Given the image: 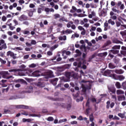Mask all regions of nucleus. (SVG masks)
<instances>
[{"label":"nucleus","mask_w":126,"mask_h":126,"mask_svg":"<svg viewBox=\"0 0 126 126\" xmlns=\"http://www.w3.org/2000/svg\"><path fill=\"white\" fill-rule=\"evenodd\" d=\"M71 77H73V78L75 79H78V74L76 73H73L71 74Z\"/></svg>","instance_id":"obj_25"},{"label":"nucleus","mask_w":126,"mask_h":126,"mask_svg":"<svg viewBox=\"0 0 126 126\" xmlns=\"http://www.w3.org/2000/svg\"><path fill=\"white\" fill-rule=\"evenodd\" d=\"M28 17L25 14L21 15L18 18L19 21H25L26 20H28Z\"/></svg>","instance_id":"obj_8"},{"label":"nucleus","mask_w":126,"mask_h":126,"mask_svg":"<svg viewBox=\"0 0 126 126\" xmlns=\"http://www.w3.org/2000/svg\"><path fill=\"white\" fill-rule=\"evenodd\" d=\"M40 71L39 70H36L34 71L32 73V76H34L35 77H39V76H40Z\"/></svg>","instance_id":"obj_10"},{"label":"nucleus","mask_w":126,"mask_h":126,"mask_svg":"<svg viewBox=\"0 0 126 126\" xmlns=\"http://www.w3.org/2000/svg\"><path fill=\"white\" fill-rule=\"evenodd\" d=\"M38 81H47L48 80H47V78L45 77H43L42 78H40L38 79Z\"/></svg>","instance_id":"obj_45"},{"label":"nucleus","mask_w":126,"mask_h":126,"mask_svg":"<svg viewBox=\"0 0 126 126\" xmlns=\"http://www.w3.org/2000/svg\"><path fill=\"white\" fill-rule=\"evenodd\" d=\"M107 11L105 9L103 8L98 13L99 17H105L107 16Z\"/></svg>","instance_id":"obj_5"},{"label":"nucleus","mask_w":126,"mask_h":126,"mask_svg":"<svg viewBox=\"0 0 126 126\" xmlns=\"http://www.w3.org/2000/svg\"><path fill=\"white\" fill-rule=\"evenodd\" d=\"M118 20L120 22L116 21V22L117 27H119L121 26V22L123 24H124V23L123 22V21L121 20V19H120L119 18H118Z\"/></svg>","instance_id":"obj_27"},{"label":"nucleus","mask_w":126,"mask_h":126,"mask_svg":"<svg viewBox=\"0 0 126 126\" xmlns=\"http://www.w3.org/2000/svg\"><path fill=\"white\" fill-rule=\"evenodd\" d=\"M73 65L74 66H77L78 68H80L81 67V65H82V62H78H78H73Z\"/></svg>","instance_id":"obj_14"},{"label":"nucleus","mask_w":126,"mask_h":126,"mask_svg":"<svg viewBox=\"0 0 126 126\" xmlns=\"http://www.w3.org/2000/svg\"><path fill=\"white\" fill-rule=\"evenodd\" d=\"M75 52H76V53L77 54H78L77 55V56H79V55H81V52H80V51L79 50L77 49V50H75Z\"/></svg>","instance_id":"obj_57"},{"label":"nucleus","mask_w":126,"mask_h":126,"mask_svg":"<svg viewBox=\"0 0 126 126\" xmlns=\"http://www.w3.org/2000/svg\"><path fill=\"white\" fill-rule=\"evenodd\" d=\"M108 92L110 93V94L116 93V88L114 86L108 87Z\"/></svg>","instance_id":"obj_9"},{"label":"nucleus","mask_w":126,"mask_h":126,"mask_svg":"<svg viewBox=\"0 0 126 126\" xmlns=\"http://www.w3.org/2000/svg\"><path fill=\"white\" fill-rule=\"evenodd\" d=\"M42 75L45 76L46 79L48 80L49 78H52L54 77V74L52 70H49L42 73Z\"/></svg>","instance_id":"obj_1"},{"label":"nucleus","mask_w":126,"mask_h":126,"mask_svg":"<svg viewBox=\"0 0 126 126\" xmlns=\"http://www.w3.org/2000/svg\"><path fill=\"white\" fill-rule=\"evenodd\" d=\"M117 75H116L115 74H111L110 75H109V77H113L115 80H117Z\"/></svg>","instance_id":"obj_32"},{"label":"nucleus","mask_w":126,"mask_h":126,"mask_svg":"<svg viewBox=\"0 0 126 126\" xmlns=\"http://www.w3.org/2000/svg\"><path fill=\"white\" fill-rule=\"evenodd\" d=\"M71 108V104H68L67 106L66 107V109L67 110H70Z\"/></svg>","instance_id":"obj_52"},{"label":"nucleus","mask_w":126,"mask_h":126,"mask_svg":"<svg viewBox=\"0 0 126 126\" xmlns=\"http://www.w3.org/2000/svg\"><path fill=\"white\" fill-rule=\"evenodd\" d=\"M110 101L108 100L106 102V108L109 109L110 108Z\"/></svg>","instance_id":"obj_46"},{"label":"nucleus","mask_w":126,"mask_h":126,"mask_svg":"<svg viewBox=\"0 0 126 126\" xmlns=\"http://www.w3.org/2000/svg\"><path fill=\"white\" fill-rule=\"evenodd\" d=\"M113 70L107 69L105 70L103 72H102V74L104 76H110L111 75V72H113Z\"/></svg>","instance_id":"obj_6"},{"label":"nucleus","mask_w":126,"mask_h":126,"mask_svg":"<svg viewBox=\"0 0 126 126\" xmlns=\"http://www.w3.org/2000/svg\"><path fill=\"white\" fill-rule=\"evenodd\" d=\"M73 24V22L71 21L69 22L67 24L66 27L68 28H69L71 27V25H72Z\"/></svg>","instance_id":"obj_38"},{"label":"nucleus","mask_w":126,"mask_h":126,"mask_svg":"<svg viewBox=\"0 0 126 126\" xmlns=\"http://www.w3.org/2000/svg\"><path fill=\"white\" fill-rule=\"evenodd\" d=\"M116 66L113 64V63H112V62H110L109 64H108V67L110 69H114L115 68Z\"/></svg>","instance_id":"obj_20"},{"label":"nucleus","mask_w":126,"mask_h":126,"mask_svg":"<svg viewBox=\"0 0 126 126\" xmlns=\"http://www.w3.org/2000/svg\"><path fill=\"white\" fill-rule=\"evenodd\" d=\"M123 94H124V92H123V91H122V90H117V94L118 95Z\"/></svg>","instance_id":"obj_36"},{"label":"nucleus","mask_w":126,"mask_h":126,"mask_svg":"<svg viewBox=\"0 0 126 126\" xmlns=\"http://www.w3.org/2000/svg\"><path fill=\"white\" fill-rule=\"evenodd\" d=\"M91 108H88L87 109H86V113H87V114L86 115H88L89 113H90V110Z\"/></svg>","instance_id":"obj_64"},{"label":"nucleus","mask_w":126,"mask_h":126,"mask_svg":"<svg viewBox=\"0 0 126 126\" xmlns=\"http://www.w3.org/2000/svg\"><path fill=\"white\" fill-rule=\"evenodd\" d=\"M29 116V117H39V116H38V115L35 114H31L28 115Z\"/></svg>","instance_id":"obj_53"},{"label":"nucleus","mask_w":126,"mask_h":126,"mask_svg":"<svg viewBox=\"0 0 126 126\" xmlns=\"http://www.w3.org/2000/svg\"><path fill=\"white\" fill-rule=\"evenodd\" d=\"M33 90V88L32 86H29L27 88V91H26V93H31Z\"/></svg>","instance_id":"obj_22"},{"label":"nucleus","mask_w":126,"mask_h":126,"mask_svg":"<svg viewBox=\"0 0 126 126\" xmlns=\"http://www.w3.org/2000/svg\"><path fill=\"white\" fill-rule=\"evenodd\" d=\"M54 104H55L56 105H58L59 106H60L61 107H62L63 108H66V105L65 104V103H54Z\"/></svg>","instance_id":"obj_24"},{"label":"nucleus","mask_w":126,"mask_h":126,"mask_svg":"<svg viewBox=\"0 0 126 126\" xmlns=\"http://www.w3.org/2000/svg\"><path fill=\"white\" fill-rule=\"evenodd\" d=\"M54 17H55V19H57L58 18H60V15L59 14H56L54 15Z\"/></svg>","instance_id":"obj_51"},{"label":"nucleus","mask_w":126,"mask_h":126,"mask_svg":"<svg viewBox=\"0 0 126 126\" xmlns=\"http://www.w3.org/2000/svg\"><path fill=\"white\" fill-rule=\"evenodd\" d=\"M117 6H115V7H114L113 8H112V10L113 12H115V13H116V12L118 13L119 10H117V9L116 8H117Z\"/></svg>","instance_id":"obj_39"},{"label":"nucleus","mask_w":126,"mask_h":126,"mask_svg":"<svg viewBox=\"0 0 126 126\" xmlns=\"http://www.w3.org/2000/svg\"><path fill=\"white\" fill-rule=\"evenodd\" d=\"M114 72H115L117 74H123L124 73V70L123 69H116L114 70Z\"/></svg>","instance_id":"obj_15"},{"label":"nucleus","mask_w":126,"mask_h":126,"mask_svg":"<svg viewBox=\"0 0 126 126\" xmlns=\"http://www.w3.org/2000/svg\"><path fill=\"white\" fill-rule=\"evenodd\" d=\"M0 62L3 64H5L6 63L5 61L3 60L1 58H0Z\"/></svg>","instance_id":"obj_60"},{"label":"nucleus","mask_w":126,"mask_h":126,"mask_svg":"<svg viewBox=\"0 0 126 126\" xmlns=\"http://www.w3.org/2000/svg\"><path fill=\"white\" fill-rule=\"evenodd\" d=\"M67 121V119H61V120L59 121V123L61 124L64 122H66Z\"/></svg>","instance_id":"obj_37"},{"label":"nucleus","mask_w":126,"mask_h":126,"mask_svg":"<svg viewBox=\"0 0 126 126\" xmlns=\"http://www.w3.org/2000/svg\"><path fill=\"white\" fill-rule=\"evenodd\" d=\"M120 46H117V45H115L113 47L112 49L113 50H111V52L113 54H118L119 52V49L120 48Z\"/></svg>","instance_id":"obj_2"},{"label":"nucleus","mask_w":126,"mask_h":126,"mask_svg":"<svg viewBox=\"0 0 126 126\" xmlns=\"http://www.w3.org/2000/svg\"><path fill=\"white\" fill-rule=\"evenodd\" d=\"M111 43H112V42H111V40H108L106 41V42L105 43V46H108L111 45Z\"/></svg>","instance_id":"obj_34"},{"label":"nucleus","mask_w":126,"mask_h":126,"mask_svg":"<svg viewBox=\"0 0 126 126\" xmlns=\"http://www.w3.org/2000/svg\"><path fill=\"white\" fill-rule=\"evenodd\" d=\"M74 23L75 25H78L79 24V20H74Z\"/></svg>","instance_id":"obj_59"},{"label":"nucleus","mask_w":126,"mask_h":126,"mask_svg":"<svg viewBox=\"0 0 126 126\" xmlns=\"http://www.w3.org/2000/svg\"><path fill=\"white\" fill-rule=\"evenodd\" d=\"M90 121L91 122H93V121H94V117L93 116V114H92L91 115H90Z\"/></svg>","instance_id":"obj_33"},{"label":"nucleus","mask_w":126,"mask_h":126,"mask_svg":"<svg viewBox=\"0 0 126 126\" xmlns=\"http://www.w3.org/2000/svg\"><path fill=\"white\" fill-rule=\"evenodd\" d=\"M33 11H30L29 13H28V15H29V17H32L33 15Z\"/></svg>","instance_id":"obj_55"},{"label":"nucleus","mask_w":126,"mask_h":126,"mask_svg":"<svg viewBox=\"0 0 126 126\" xmlns=\"http://www.w3.org/2000/svg\"><path fill=\"white\" fill-rule=\"evenodd\" d=\"M31 43L32 45H35L37 44V42L34 39H32Z\"/></svg>","instance_id":"obj_44"},{"label":"nucleus","mask_w":126,"mask_h":126,"mask_svg":"<svg viewBox=\"0 0 126 126\" xmlns=\"http://www.w3.org/2000/svg\"><path fill=\"white\" fill-rule=\"evenodd\" d=\"M125 79V77L123 75H118L117 76V80H119L120 81H122Z\"/></svg>","instance_id":"obj_26"},{"label":"nucleus","mask_w":126,"mask_h":126,"mask_svg":"<svg viewBox=\"0 0 126 126\" xmlns=\"http://www.w3.org/2000/svg\"><path fill=\"white\" fill-rule=\"evenodd\" d=\"M23 112L21 113V115H25V116H28V112H26L25 111H22Z\"/></svg>","instance_id":"obj_47"},{"label":"nucleus","mask_w":126,"mask_h":126,"mask_svg":"<svg viewBox=\"0 0 126 126\" xmlns=\"http://www.w3.org/2000/svg\"><path fill=\"white\" fill-rule=\"evenodd\" d=\"M65 32L66 34H68L72 33L73 32V31L70 29H67L65 31Z\"/></svg>","instance_id":"obj_30"},{"label":"nucleus","mask_w":126,"mask_h":126,"mask_svg":"<svg viewBox=\"0 0 126 126\" xmlns=\"http://www.w3.org/2000/svg\"><path fill=\"white\" fill-rule=\"evenodd\" d=\"M108 24H111L112 25H115V22L112 21L111 19L108 20Z\"/></svg>","instance_id":"obj_42"},{"label":"nucleus","mask_w":126,"mask_h":126,"mask_svg":"<svg viewBox=\"0 0 126 126\" xmlns=\"http://www.w3.org/2000/svg\"><path fill=\"white\" fill-rule=\"evenodd\" d=\"M71 73L70 72H65V76L68 79L70 80V77L71 76Z\"/></svg>","instance_id":"obj_18"},{"label":"nucleus","mask_w":126,"mask_h":126,"mask_svg":"<svg viewBox=\"0 0 126 126\" xmlns=\"http://www.w3.org/2000/svg\"><path fill=\"white\" fill-rule=\"evenodd\" d=\"M3 49H4V50H5V49H7L6 44L5 43V41L3 39H0V51H2Z\"/></svg>","instance_id":"obj_3"},{"label":"nucleus","mask_w":126,"mask_h":126,"mask_svg":"<svg viewBox=\"0 0 126 126\" xmlns=\"http://www.w3.org/2000/svg\"><path fill=\"white\" fill-rule=\"evenodd\" d=\"M9 22H10V20H8L7 21V22H6V24L8 26H9V28L10 29V30L13 31V30H14V29H15V27L12 26V23L8 24V23H9Z\"/></svg>","instance_id":"obj_11"},{"label":"nucleus","mask_w":126,"mask_h":126,"mask_svg":"<svg viewBox=\"0 0 126 126\" xmlns=\"http://www.w3.org/2000/svg\"><path fill=\"white\" fill-rule=\"evenodd\" d=\"M82 92L85 94L86 93V91L87 90H90L92 89V85L91 84H89V85H87L85 86V85H82Z\"/></svg>","instance_id":"obj_4"},{"label":"nucleus","mask_w":126,"mask_h":126,"mask_svg":"<svg viewBox=\"0 0 126 126\" xmlns=\"http://www.w3.org/2000/svg\"><path fill=\"white\" fill-rule=\"evenodd\" d=\"M96 28L95 27H92L91 29L90 30V31L91 32H92V31H96Z\"/></svg>","instance_id":"obj_58"},{"label":"nucleus","mask_w":126,"mask_h":126,"mask_svg":"<svg viewBox=\"0 0 126 126\" xmlns=\"http://www.w3.org/2000/svg\"><path fill=\"white\" fill-rule=\"evenodd\" d=\"M96 55L95 54H94L91 57H90L89 58V61L88 62H91V61L93 59H94L95 58V56Z\"/></svg>","instance_id":"obj_40"},{"label":"nucleus","mask_w":126,"mask_h":126,"mask_svg":"<svg viewBox=\"0 0 126 126\" xmlns=\"http://www.w3.org/2000/svg\"><path fill=\"white\" fill-rule=\"evenodd\" d=\"M47 99L52 100V101H57L59 100L58 98H54L52 96H47Z\"/></svg>","instance_id":"obj_28"},{"label":"nucleus","mask_w":126,"mask_h":126,"mask_svg":"<svg viewBox=\"0 0 126 126\" xmlns=\"http://www.w3.org/2000/svg\"><path fill=\"white\" fill-rule=\"evenodd\" d=\"M33 49V48L32 47H30V48H29V47H26V48H25V51H30L31 50H32Z\"/></svg>","instance_id":"obj_54"},{"label":"nucleus","mask_w":126,"mask_h":126,"mask_svg":"<svg viewBox=\"0 0 126 126\" xmlns=\"http://www.w3.org/2000/svg\"><path fill=\"white\" fill-rule=\"evenodd\" d=\"M122 87L124 90H126V82H123L122 83Z\"/></svg>","instance_id":"obj_50"},{"label":"nucleus","mask_w":126,"mask_h":126,"mask_svg":"<svg viewBox=\"0 0 126 126\" xmlns=\"http://www.w3.org/2000/svg\"><path fill=\"white\" fill-rule=\"evenodd\" d=\"M86 107H88V108H90V102H89V100L88 99L87 102H86Z\"/></svg>","instance_id":"obj_63"},{"label":"nucleus","mask_w":126,"mask_h":126,"mask_svg":"<svg viewBox=\"0 0 126 126\" xmlns=\"http://www.w3.org/2000/svg\"><path fill=\"white\" fill-rule=\"evenodd\" d=\"M22 32H23V34H25V35H29L30 34V32L28 31H26V30L23 31Z\"/></svg>","instance_id":"obj_35"},{"label":"nucleus","mask_w":126,"mask_h":126,"mask_svg":"<svg viewBox=\"0 0 126 126\" xmlns=\"http://www.w3.org/2000/svg\"><path fill=\"white\" fill-rule=\"evenodd\" d=\"M77 8L75 6H72V9L70 10V12L71 13H74L76 12Z\"/></svg>","instance_id":"obj_19"},{"label":"nucleus","mask_w":126,"mask_h":126,"mask_svg":"<svg viewBox=\"0 0 126 126\" xmlns=\"http://www.w3.org/2000/svg\"><path fill=\"white\" fill-rule=\"evenodd\" d=\"M61 80L62 82H67L70 81V79H68V78H66V77H62L61 78Z\"/></svg>","instance_id":"obj_17"},{"label":"nucleus","mask_w":126,"mask_h":126,"mask_svg":"<svg viewBox=\"0 0 126 126\" xmlns=\"http://www.w3.org/2000/svg\"><path fill=\"white\" fill-rule=\"evenodd\" d=\"M58 80L59 79L57 78L51 79V84H53L54 86H56Z\"/></svg>","instance_id":"obj_16"},{"label":"nucleus","mask_w":126,"mask_h":126,"mask_svg":"<svg viewBox=\"0 0 126 126\" xmlns=\"http://www.w3.org/2000/svg\"><path fill=\"white\" fill-rule=\"evenodd\" d=\"M113 42L115 44H122L123 43L122 41L119 40L117 38H114L113 40Z\"/></svg>","instance_id":"obj_21"},{"label":"nucleus","mask_w":126,"mask_h":126,"mask_svg":"<svg viewBox=\"0 0 126 126\" xmlns=\"http://www.w3.org/2000/svg\"><path fill=\"white\" fill-rule=\"evenodd\" d=\"M80 68H82V69H83L84 70H86L87 69V66H86V65L84 64H83L82 66V65H81V67Z\"/></svg>","instance_id":"obj_61"},{"label":"nucleus","mask_w":126,"mask_h":126,"mask_svg":"<svg viewBox=\"0 0 126 126\" xmlns=\"http://www.w3.org/2000/svg\"><path fill=\"white\" fill-rule=\"evenodd\" d=\"M7 56H10V57H12V59L14 60H15L17 59V54H14V52H12V51H9L6 53Z\"/></svg>","instance_id":"obj_7"},{"label":"nucleus","mask_w":126,"mask_h":126,"mask_svg":"<svg viewBox=\"0 0 126 126\" xmlns=\"http://www.w3.org/2000/svg\"><path fill=\"white\" fill-rule=\"evenodd\" d=\"M59 40L60 41H65L66 40V35H63V36H59Z\"/></svg>","instance_id":"obj_23"},{"label":"nucleus","mask_w":126,"mask_h":126,"mask_svg":"<svg viewBox=\"0 0 126 126\" xmlns=\"http://www.w3.org/2000/svg\"><path fill=\"white\" fill-rule=\"evenodd\" d=\"M16 108L18 109H29V106L27 105H17L16 106Z\"/></svg>","instance_id":"obj_13"},{"label":"nucleus","mask_w":126,"mask_h":126,"mask_svg":"<svg viewBox=\"0 0 126 126\" xmlns=\"http://www.w3.org/2000/svg\"><path fill=\"white\" fill-rule=\"evenodd\" d=\"M126 97L125 95H120L118 96V100L119 101H125Z\"/></svg>","instance_id":"obj_12"},{"label":"nucleus","mask_w":126,"mask_h":126,"mask_svg":"<svg viewBox=\"0 0 126 126\" xmlns=\"http://www.w3.org/2000/svg\"><path fill=\"white\" fill-rule=\"evenodd\" d=\"M26 45L28 47H31L32 46V44L31 43H30L28 42L26 43Z\"/></svg>","instance_id":"obj_62"},{"label":"nucleus","mask_w":126,"mask_h":126,"mask_svg":"<svg viewBox=\"0 0 126 126\" xmlns=\"http://www.w3.org/2000/svg\"><path fill=\"white\" fill-rule=\"evenodd\" d=\"M121 54L126 56V50H122L121 51Z\"/></svg>","instance_id":"obj_56"},{"label":"nucleus","mask_w":126,"mask_h":126,"mask_svg":"<svg viewBox=\"0 0 126 126\" xmlns=\"http://www.w3.org/2000/svg\"><path fill=\"white\" fill-rule=\"evenodd\" d=\"M54 118L52 117H49L47 118V121L48 122H53L54 121Z\"/></svg>","instance_id":"obj_48"},{"label":"nucleus","mask_w":126,"mask_h":126,"mask_svg":"<svg viewBox=\"0 0 126 126\" xmlns=\"http://www.w3.org/2000/svg\"><path fill=\"white\" fill-rule=\"evenodd\" d=\"M115 86H116V88L117 89H121V86L120 83L119 82H117L116 83Z\"/></svg>","instance_id":"obj_31"},{"label":"nucleus","mask_w":126,"mask_h":126,"mask_svg":"<svg viewBox=\"0 0 126 126\" xmlns=\"http://www.w3.org/2000/svg\"><path fill=\"white\" fill-rule=\"evenodd\" d=\"M98 56L101 57H105L107 55V53L105 52L104 53H99V54H98Z\"/></svg>","instance_id":"obj_29"},{"label":"nucleus","mask_w":126,"mask_h":126,"mask_svg":"<svg viewBox=\"0 0 126 126\" xmlns=\"http://www.w3.org/2000/svg\"><path fill=\"white\" fill-rule=\"evenodd\" d=\"M97 99L94 97H92L91 99V101L92 103H96Z\"/></svg>","instance_id":"obj_49"},{"label":"nucleus","mask_w":126,"mask_h":126,"mask_svg":"<svg viewBox=\"0 0 126 126\" xmlns=\"http://www.w3.org/2000/svg\"><path fill=\"white\" fill-rule=\"evenodd\" d=\"M118 115L119 117H120L122 119L125 118V114L119 113Z\"/></svg>","instance_id":"obj_41"},{"label":"nucleus","mask_w":126,"mask_h":126,"mask_svg":"<svg viewBox=\"0 0 126 126\" xmlns=\"http://www.w3.org/2000/svg\"><path fill=\"white\" fill-rule=\"evenodd\" d=\"M14 50H17V51H23V49L20 47H17L13 48Z\"/></svg>","instance_id":"obj_43"}]
</instances>
